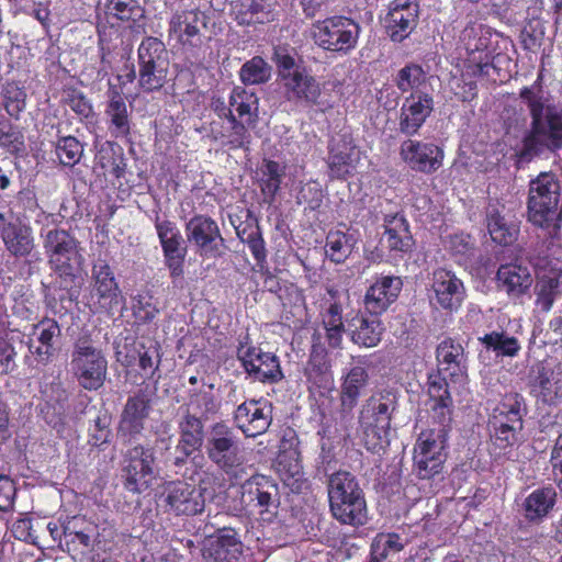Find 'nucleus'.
I'll return each instance as SVG.
<instances>
[{
	"label": "nucleus",
	"mask_w": 562,
	"mask_h": 562,
	"mask_svg": "<svg viewBox=\"0 0 562 562\" xmlns=\"http://www.w3.org/2000/svg\"><path fill=\"white\" fill-rule=\"evenodd\" d=\"M285 97L289 101H300L306 104H317L322 94L318 81L305 69L295 68L283 74Z\"/></svg>",
	"instance_id": "34"
},
{
	"label": "nucleus",
	"mask_w": 562,
	"mask_h": 562,
	"mask_svg": "<svg viewBox=\"0 0 562 562\" xmlns=\"http://www.w3.org/2000/svg\"><path fill=\"white\" fill-rule=\"evenodd\" d=\"M561 184L554 173L542 172L530 181L528 193V218L555 236L561 228Z\"/></svg>",
	"instance_id": "3"
},
{
	"label": "nucleus",
	"mask_w": 562,
	"mask_h": 562,
	"mask_svg": "<svg viewBox=\"0 0 562 562\" xmlns=\"http://www.w3.org/2000/svg\"><path fill=\"white\" fill-rule=\"evenodd\" d=\"M361 159V153L349 134H341L331 139L329 145L328 167L330 175L337 179L351 176Z\"/></svg>",
	"instance_id": "25"
},
{
	"label": "nucleus",
	"mask_w": 562,
	"mask_h": 562,
	"mask_svg": "<svg viewBox=\"0 0 562 562\" xmlns=\"http://www.w3.org/2000/svg\"><path fill=\"white\" fill-rule=\"evenodd\" d=\"M186 235L201 256L214 255L218 250V244L224 240L217 223L205 215L193 216L186 224Z\"/></svg>",
	"instance_id": "27"
},
{
	"label": "nucleus",
	"mask_w": 562,
	"mask_h": 562,
	"mask_svg": "<svg viewBox=\"0 0 562 562\" xmlns=\"http://www.w3.org/2000/svg\"><path fill=\"white\" fill-rule=\"evenodd\" d=\"M353 329L351 330V340L366 348L375 347L382 338L384 331L383 325L376 317H359L353 319Z\"/></svg>",
	"instance_id": "45"
},
{
	"label": "nucleus",
	"mask_w": 562,
	"mask_h": 562,
	"mask_svg": "<svg viewBox=\"0 0 562 562\" xmlns=\"http://www.w3.org/2000/svg\"><path fill=\"white\" fill-rule=\"evenodd\" d=\"M156 393V385L153 387L145 385L126 400L117 429V436L124 442H131L143 432L153 409Z\"/></svg>",
	"instance_id": "12"
},
{
	"label": "nucleus",
	"mask_w": 562,
	"mask_h": 562,
	"mask_svg": "<svg viewBox=\"0 0 562 562\" xmlns=\"http://www.w3.org/2000/svg\"><path fill=\"white\" fill-rule=\"evenodd\" d=\"M284 167L279 162L265 159L260 167V189L268 203H272L284 177Z\"/></svg>",
	"instance_id": "50"
},
{
	"label": "nucleus",
	"mask_w": 562,
	"mask_h": 562,
	"mask_svg": "<svg viewBox=\"0 0 562 562\" xmlns=\"http://www.w3.org/2000/svg\"><path fill=\"white\" fill-rule=\"evenodd\" d=\"M79 243L69 232L61 228L49 229L43 241L52 269L59 276L74 277V265L80 263Z\"/></svg>",
	"instance_id": "14"
},
{
	"label": "nucleus",
	"mask_w": 562,
	"mask_h": 562,
	"mask_svg": "<svg viewBox=\"0 0 562 562\" xmlns=\"http://www.w3.org/2000/svg\"><path fill=\"white\" fill-rule=\"evenodd\" d=\"M401 156L412 169L430 173L441 166L443 155L434 144L407 139L401 145Z\"/></svg>",
	"instance_id": "30"
},
{
	"label": "nucleus",
	"mask_w": 562,
	"mask_h": 562,
	"mask_svg": "<svg viewBox=\"0 0 562 562\" xmlns=\"http://www.w3.org/2000/svg\"><path fill=\"white\" fill-rule=\"evenodd\" d=\"M23 145V136L9 122H0V146L9 151H18Z\"/></svg>",
	"instance_id": "64"
},
{
	"label": "nucleus",
	"mask_w": 562,
	"mask_h": 562,
	"mask_svg": "<svg viewBox=\"0 0 562 562\" xmlns=\"http://www.w3.org/2000/svg\"><path fill=\"white\" fill-rule=\"evenodd\" d=\"M428 394L430 401V416L438 424L437 429L448 428L452 420L453 402L446 378L439 374L428 376Z\"/></svg>",
	"instance_id": "33"
},
{
	"label": "nucleus",
	"mask_w": 562,
	"mask_h": 562,
	"mask_svg": "<svg viewBox=\"0 0 562 562\" xmlns=\"http://www.w3.org/2000/svg\"><path fill=\"white\" fill-rule=\"evenodd\" d=\"M138 352V366L148 374L150 379H154L155 384L160 380L159 366L161 362L160 346L157 342L150 344L148 347L140 345Z\"/></svg>",
	"instance_id": "57"
},
{
	"label": "nucleus",
	"mask_w": 562,
	"mask_h": 562,
	"mask_svg": "<svg viewBox=\"0 0 562 562\" xmlns=\"http://www.w3.org/2000/svg\"><path fill=\"white\" fill-rule=\"evenodd\" d=\"M238 357L246 372L260 382L277 383L283 379L278 357L258 347L241 348Z\"/></svg>",
	"instance_id": "21"
},
{
	"label": "nucleus",
	"mask_w": 562,
	"mask_h": 562,
	"mask_svg": "<svg viewBox=\"0 0 562 562\" xmlns=\"http://www.w3.org/2000/svg\"><path fill=\"white\" fill-rule=\"evenodd\" d=\"M432 291L436 302L445 310H457L465 297V288L454 272L440 268L432 274Z\"/></svg>",
	"instance_id": "31"
},
{
	"label": "nucleus",
	"mask_w": 562,
	"mask_h": 562,
	"mask_svg": "<svg viewBox=\"0 0 562 562\" xmlns=\"http://www.w3.org/2000/svg\"><path fill=\"white\" fill-rule=\"evenodd\" d=\"M530 392L548 405L562 402V363L553 368L538 366L533 368L529 381Z\"/></svg>",
	"instance_id": "26"
},
{
	"label": "nucleus",
	"mask_w": 562,
	"mask_h": 562,
	"mask_svg": "<svg viewBox=\"0 0 562 562\" xmlns=\"http://www.w3.org/2000/svg\"><path fill=\"white\" fill-rule=\"evenodd\" d=\"M382 244L390 251L407 252L413 246V238L407 221L400 215L386 216Z\"/></svg>",
	"instance_id": "38"
},
{
	"label": "nucleus",
	"mask_w": 562,
	"mask_h": 562,
	"mask_svg": "<svg viewBox=\"0 0 562 562\" xmlns=\"http://www.w3.org/2000/svg\"><path fill=\"white\" fill-rule=\"evenodd\" d=\"M407 544V539L394 532L378 533L370 547V560L386 562L401 552Z\"/></svg>",
	"instance_id": "44"
},
{
	"label": "nucleus",
	"mask_w": 562,
	"mask_h": 562,
	"mask_svg": "<svg viewBox=\"0 0 562 562\" xmlns=\"http://www.w3.org/2000/svg\"><path fill=\"white\" fill-rule=\"evenodd\" d=\"M105 115L110 122V133L115 138L126 137L131 132L130 112L123 95L112 91L105 109Z\"/></svg>",
	"instance_id": "40"
},
{
	"label": "nucleus",
	"mask_w": 562,
	"mask_h": 562,
	"mask_svg": "<svg viewBox=\"0 0 562 562\" xmlns=\"http://www.w3.org/2000/svg\"><path fill=\"white\" fill-rule=\"evenodd\" d=\"M434 111L430 93H411L404 99L400 110L398 131L405 136H414Z\"/></svg>",
	"instance_id": "23"
},
{
	"label": "nucleus",
	"mask_w": 562,
	"mask_h": 562,
	"mask_svg": "<svg viewBox=\"0 0 562 562\" xmlns=\"http://www.w3.org/2000/svg\"><path fill=\"white\" fill-rule=\"evenodd\" d=\"M90 299L99 312L113 314L123 300L121 290L111 267L99 260L91 271Z\"/></svg>",
	"instance_id": "18"
},
{
	"label": "nucleus",
	"mask_w": 562,
	"mask_h": 562,
	"mask_svg": "<svg viewBox=\"0 0 562 562\" xmlns=\"http://www.w3.org/2000/svg\"><path fill=\"white\" fill-rule=\"evenodd\" d=\"M165 262L169 269L170 277L177 279L183 274V262L187 255V247L183 246L181 234L177 237L164 240L161 244Z\"/></svg>",
	"instance_id": "51"
},
{
	"label": "nucleus",
	"mask_w": 562,
	"mask_h": 562,
	"mask_svg": "<svg viewBox=\"0 0 562 562\" xmlns=\"http://www.w3.org/2000/svg\"><path fill=\"white\" fill-rule=\"evenodd\" d=\"M479 339L487 349H492L498 356L515 357L520 350L517 338L505 333L492 331Z\"/></svg>",
	"instance_id": "55"
},
{
	"label": "nucleus",
	"mask_w": 562,
	"mask_h": 562,
	"mask_svg": "<svg viewBox=\"0 0 562 562\" xmlns=\"http://www.w3.org/2000/svg\"><path fill=\"white\" fill-rule=\"evenodd\" d=\"M105 13L122 22H131L136 33H145V9L137 0H108Z\"/></svg>",
	"instance_id": "39"
},
{
	"label": "nucleus",
	"mask_w": 562,
	"mask_h": 562,
	"mask_svg": "<svg viewBox=\"0 0 562 562\" xmlns=\"http://www.w3.org/2000/svg\"><path fill=\"white\" fill-rule=\"evenodd\" d=\"M224 115L231 123V132L227 135L228 144L234 148L245 147L250 143V134L246 127L245 121H238L233 114L232 109H226L223 105Z\"/></svg>",
	"instance_id": "62"
},
{
	"label": "nucleus",
	"mask_w": 562,
	"mask_h": 562,
	"mask_svg": "<svg viewBox=\"0 0 562 562\" xmlns=\"http://www.w3.org/2000/svg\"><path fill=\"white\" fill-rule=\"evenodd\" d=\"M557 501V492L552 486H544L535 490L525 499L526 517L535 520L547 516L553 508Z\"/></svg>",
	"instance_id": "46"
},
{
	"label": "nucleus",
	"mask_w": 562,
	"mask_h": 562,
	"mask_svg": "<svg viewBox=\"0 0 562 562\" xmlns=\"http://www.w3.org/2000/svg\"><path fill=\"white\" fill-rule=\"evenodd\" d=\"M159 310L151 303V299L142 294L133 297V314L137 322L150 323Z\"/></svg>",
	"instance_id": "63"
},
{
	"label": "nucleus",
	"mask_w": 562,
	"mask_h": 562,
	"mask_svg": "<svg viewBox=\"0 0 562 562\" xmlns=\"http://www.w3.org/2000/svg\"><path fill=\"white\" fill-rule=\"evenodd\" d=\"M438 373H447L451 379L463 381L467 376V355L463 346L452 338L443 339L436 349Z\"/></svg>",
	"instance_id": "35"
},
{
	"label": "nucleus",
	"mask_w": 562,
	"mask_h": 562,
	"mask_svg": "<svg viewBox=\"0 0 562 562\" xmlns=\"http://www.w3.org/2000/svg\"><path fill=\"white\" fill-rule=\"evenodd\" d=\"M271 414V404L251 400L238 405L234 420L245 436L256 437L269 428L272 420Z\"/></svg>",
	"instance_id": "28"
},
{
	"label": "nucleus",
	"mask_w": 562,
	"mask_h": 562,
	"mask_svg": "<svg viewBox=\"0 0 562 562\" xmlns=\"http://www.w3.org/2000/svg\"><path fill=\"white\" fill-rule=\"evenodd\" d=\"M83 148L76 137L60 138L56 144V155L64 166L72 167L79 162Z\"/></svg>",
	"instance_id": "61"
},
{
	"label": "nucleus",
	"mask_w": 562,
	"mask_h": 562,
	"mask_svg": "<svg viewBox=\"0 0 562 562\" xmlns=\"http://www.w3.org/2000/svg\"><path fill=\"white\" fill-rule=\"evenodd\" d=\"M229 109H234L239 119L248 125L257 121L258 98L243 87H235L229 97Z\"/></svg>",
	"instance_id": "48"
},
{
	"label": "nucleus",
	"mask_w": 562,
	"mask_h": 562,
	"mask_svg": "<svg viewBox=\"0 0 562 562\" xmlns=\"http://www.w3.org/2000/svg\"><path fill=\"white\" fill-rule=\"evenodd\" d=\"M369 382V374L362 366H353L342 379L339 392V408L336 412V424L348 431L353 424V409L361 392Z\"/></svg>",
	"instance_id": "17"
},
{
	"label": "nucleus",
	"mask_w": 562,
	"mask_h": 562,
	"mask_svg": "<svg viewBox=\"0 0 562 562\" xmlns=\"http://www.w3.org/2000/svg\"><path fill=\"white\" fill-rule=\"evenodd\" d=\"M61 334L58 323L53 318H44L33 327V336L38 346H34L33 339L29 341V349L35 356L38 363L47 364L55 356L54 339Z\"/></svg>",
	"instance_id": "36"
},
{
	"label": "nucleus",
	"mask_w": 562,
	"mask_h": 562,
	"mask_svg": "<svg viewBox=\"0 0 562 562\" xmlns=\"http://www.w3.org/2000/svg\"><path fill=\"white\" fill-rule=\"evenodd\" d=\"M204 450L207 459L231 481H239L247 474L239 438L224 422L209 427Z\"/></svg>",
	"instance_id": "4"
},
{
	"label": "nucleus",
	"mask_w": 562,
	"mask_h": 562,
	"mask_svg": "<svg viewBox=\"0 0 562 562\" xmlns=\"http://www.w3.org/2000/svg\"><path fill=\"white\" fill-rule=\"evenodd\" d=\"M524 398L519 394H508L494 409L493 425L522 428L525 413Z\"/></svg>",
	"instance_id": "41"
},
{
	"label": "nucleus",
	"mask_w": 562,
	"mask_h": 562,
	"mask_svg": "<svg viewBox=\"0 0 562 562\" xmlns=\"http://www.w3.org/2000/svg\"><path fill=\"white\" fill-rule=\"evenodd\" d=\"M328 498L333 516L341 524L360 526L367 520V504L356 477L346 471L330 475Z\"/></svg>",
	"instance_id": "5"
},
{
	"label": "nucleus",
	"mask_w": 562,
	"mask_h": 562,
	"mask_svg": "<svg viewBox=\"0 0 562 562\" xmlns=\"http://www.w3.org/2000/svg\"><path fill=\"white\" fill-rule=\"evenodd\" d=\"M180 439L176 446L175 465L180 467L204 442V426L200 417L187 412L178 424Z\"/></svg>",
	"instance_id": "32"
},
{
	"label": "nucleus",
	"mask_w": 562,
	"mask_h": 562,
	"mask_svg": "<svg viewBox=\"0 0 562 562\" xmlns=\"http://www.w3.org/2000/svg\"><path fill=\"white\" fill-rule=\"evenodd\" d=\"M124 486L133 493H143L156 477L155 456L150 448L136 445L125 454Z\"/></svg>",
	"instance_id": "16"
},
{
	"label": "nucleus",
	"mask_w": 562,
	"mask_h": 562,
	"mask_svg": "<svg viewBox=\"0 0 562 562\" xmlns=\"http://www.w3.org/2000/svg\"><path fill=\"white\" fill-rule=\"evenodd\" d=\"M360 30L356 21L338 15L315 22L311 27V36L325 50L348 54L357 46Z\"/></svg>",
	"instance_id": "9"
},
{
	"label": "nucleus",
	"mask_w": 562,
	"mask_h": 562,
	"mask_svg": "<svg viewBox=\"0 0 562 562\" xmlns=\"http://www.w3.org/2000/svg\"><path fill=\"white\" fill-rule=\"evenodd\" d=\"M240 503L257 509L263 520L271 521L280 505L278 484L270 476L252 475L240 485Z\"/></svg>",
	"instance_id": "13"
},
{
	"label": "nucleus",
	"mask_w": 562,
	"mask_h": 562,
	"mask_svg": "<svg viewBox=\"0 0 562 562\" xmlns=\"http://www.w3.org/2000/svg\"><path fill=\"white\" fill-rule=\"evenodd\" d=\"M277 469L286 485L297 490L301 487L304 473L296 450L281 452L277 459Z\"/></svg>",
	"instance_id": "47"
},
{
	"label": "nucleus",
	"mask_w": 562,
	"mask_h": 562,
	"mask_svg": "<svg viewBox=\"0 0 562 562\" xmlns=\"http://www.w3.org/2000/svg\"><path fill=\"white\" fill-rule=\"evenodd\" d=\"M497 280L509 296L519 297L532 284V277L527 267L521 265H503L498 268Z\"/></svg>",
	"instance_id": "37"
},
{
	"label": "nucleus",
	"mask_w": 562,
	"mask_h": 562,
	"mask_svg": "<svg viewBox=\"0 0 562 562\" xmlns=\"http://www.w3.org/2000/svg\"><path fill=\"white\" fill-rule=\"evenodd\" d=\"M447 249L459 263H467L475 254L473 239L463 233L451 235L447 241Z\"/></svg>",
	"instance_id": "59"
},
{
	"label": "nucleus",
	"mask_w": 562,
	"mask_h": 562,
	"mask_svg": "<svg viewBox=\"0 0 562 562\" xmlns=\"http://www.w3.org/2000/svg\"><path fill=\"white\" fill-rule=\"evenodd\" d=\"M486 221L488 233L495 243L507 246L516 239L517 228L507 224L496 209L487 211Z\"/></svg>",
	"instance_id": "54"
},
{
	"label": "nucleus",
	"mask_w": 562,
	"mask_h": 562,
	"mask_svg": "<svg viewBox=\"0 0 562 562\" xmlns=\"http://www.w3.org/2000/svg\"><path fill=\"white\" fill-rule=\"evenodd\" d=\"M160 502L168 513L176 516L198 515L203 512L205 506L202 491L180 480L165 483Z\"/></svg>",
	"instance_id": "15"
},
{
	"label": "nucleus",
	"mask_w": 562,
	"mask_h": 562,
	"mask_svg": "<svg viewBox=\"0 0 562 562\" xmlns=\"http://www.w3.org/2000/svg\"><path fill=\"white\" fill-rule=\"evenodd\" d=\"M355 243L352 235L340 231L329 232L326 237V255L333 262L341 263L351 255Z\"/></svg>",
	"instance_id": "52"
},
{
	"label": "nucleus",
	"mask_w": 562,
	"mask_h": 562,
	"mask_svg": "<svg viewBox=\"0 0 562 562\" xmlns=\"http://www.w3.org/2000/svg\"><path fill=\"white\" fill-rule=\"evenodd\" d=\"M418 19V0H392L385 16L386 33L393 42L401 43L416 29Z\"/></svg>",
	"instance_id": "19"
},
{
	"label": "nucleus",
	"mask_w": 562,
	"mask_h": 562,
	"mask_svg": "<svg viewBox=\"0 0 562 562\" xmlns=\"http://www.w3.org/2000/svg\"><path fill=\"white\" fill-rule=\"evenodd\" d=\"M397 405V394L391 390L375 392L362 404L358 420L368 450L379 453L390 445L391 422Z\"/></svg>",
	"instance_id": "2"
},
{
	"label": "nucleus",
	"mask_w": 562,
	"mask_h": 562,
	"mask_svg": "<svg viewBox=\"0 0 562 562\" xmlns=\"http://www.w3.org/2000/svg\"><path fill=\"white\" fill-rule=\"evenodd\" d=\"M402 286L400 277H378L366 291L363 299L366 311L374 316L381 315L397 300Z\"/></svg>",
	"instance_id": "29"
},
{
	"label": "nucleus",
	"mask_w": 562,
	"mask_h": 562,
	"mask_svg": "<svg viewBox=\"0 0 562 562\" xmlns=\"http://www.w3.org/2000/svg\"><path fill=\"white\" fill-rule=\"evenodd\" d=\"M244 546L238 533L232 528H220L214 536H209L202 548L204 562H239Z\"/></svg>",
	"instance_id": "22"
},
{
	"label": "nucleus",
	"mask_w": 562,
	"mask_h": 562,
	"mask_svg": "<svg viewBox=\"0 0 562 562\" xmlns=\"http://www.w3.org/2000/svg\"><path fill=\"white\" fill-rule=\"evenodd\" d=\"M327 292L330 295L333 303L329 304L323 314V325L326 329L329 346L336 348L339 347L341 342L345 329L342 322V307L338 303V291L335 289H328Z\"/></svg>",
	"instance_id": "43"
},
{
	"label": "nucleus",
	"mask_w": 562,
	"mask_h": 562,
	"mask_svg": "<svg viewBox=\"0 0 562 562\" xmlns=\"http://www.w3.org/2000/svg\"><path fill=\"white\" fill-rule=\"evenodd\" d=\"M305 375L313 385L327 387L333 382L329 366L323 356H314L307 362Z\"/></svg>",
	"instance_id": "60"
},
{
	"label": "nucleus",
	"mask_w": 562,
	"mask_h": 562,
	"mask_svg": "<svg viewBox=\"0 0 562 562\" xmlns=\"http://www.w3.org/2000/svg\"><path fill=\"white\" fill-rule=\"evenodd\" d=\"M231 5L232 15L239 25L266 23L271 20V12L261 0L234 1Z\"/></svg>",
	"instance_id": "42"
},
{
	"label": "nucleus",
	"mask_w": 562,
	"mask_h": 562,
	"mask_svg": "<svg viewBox=\"0 0 562 562\" xmlns=\"http://www.w3.org/2000/svg\"><path fill=\"white\" fill-rule=\"evenodd\" d=\"M3 106L7 113L18 119L25 109L26 93L16 82H7L1 90Z\"/></svg>",
	"instance_id": "58"
},
{
	"label": "nucleus",
	"mask_w": 562,
	"mask_h": 562,
	"mask_svg": "<svg viewBox=\"0 0 562 562\" xmlns=\"http://www.w3.org/2000/svg\"><path fill=\"white\" fill-rule=\"evenodd\" d=\"M531 117L530 130L524 138L527 155H539L543 150L562 148V108L546 104L543 97L531 87H524L519 93Z\"/></svg>",
	"instance_id": "1"
},
{
	"label": "nucleus",
	"mask_w": 562,
	"mask_h": 562,
	"mask_svg": "<svg viewBox=\"0 0 562 562\" xmlns=\"http://www.w3.org/2000/svg\"><path fill=\"white\" fill-rule=\"evenodd\" d=\"M70 372L88 391L101 389L108 374V361L101 348L89 336L79 337L70 356Z\"/></svg>",
	"instance_id": "7"
},
{
	"label": "nucleus",
	"mask_w": 562,
	"mask_h": 562,
	"mask_svg": "<svg viewBox=\"0 0 562 562\" xmlns=\"http://www.w3.org/2000/svg\"><path fill=\"white\" fill-rule=\"evenodd\" d=\"M468 57L459 77L451 78L449 85L453 94L462 102H471L477 95L475 78L488 76L492 67V53L487 48V38L477 37L467 43Z\"/></svg>",
	"instance_id": "8"
},
{
	"label": "nucleus",
	"mask_w": 562,
	"mask_h": 562,
	"mask_svg": "<svg viewBox=\"0 0 562 562\" xmlns=\"http://www.w3.org/2000/svg\"><path fill=\"white\" fill-rule=\"evenodd\" d=\"M207 20L206 14L196 9L178 11L169 21V36L183 45L199 46L203 42Z\"/></svg>",
	"instance_id": "20"
},
{
	"label": "nucleus",
	"mask_w": 562,
	"mask_h": 562,
	"mask_svg": "<svg viewBox=\"0 0 562 562\" xmlns=\"http://www.w3.org/2000/svg\"><path fill=\"white\" fill-rule=\"evenodd\" d=\"M559 277L555 273L551 276H541L536 285L537 300L536 304L540 306L543 312H549L559 295Z\"/></svg>",
	"instance_id": "56"
},
{
	"label": "nucleus",
	"mask_w": 562,
	"mask_h": 562,
	"mask_svg": "<svg viewBox=\"0 0 562 562\" xmlns=\"http://www.w3.org/2000/svg\"><path fill=\"white\" fill-rule=\"evenodd\" d=\"M271 66L260 56L247 60L239 70V79L246 86L262 85L271 78Z\"/></svg>",
	"instance_id": "53"
},
{
	"label": "nucleus",
	"mask_w": 562,
	"mask_h": 562,
	"mask_svg": "<svg viewBox=\"0 0 562 562\" xmlns=\"http://www.w3.org/2000/svg\"><path fill=\"white\" fill-rule=\"evenodd\" d=\"M427 83L428 77L423 67L413 63L400 69L395 78V85L403 93H426L424 88Z\"/></svg>",
	"instance_id": "49"
},
{
	"label": "nucleus",
	"mask_w": 562,
	"mask_h": 562,
	"mask_svg": "<svg viewBox=\"0 0 562 562\" xmlns=\"http://www.w3.org/2000/svg\"><path fill=\"white\" fill-rule=\"evenodd\" d=\"M63 532L68 551L79 557L80 561L95 562L100 552L111 550L102 540L98 526L82 516L67 517L63 522Z\"/></svg>",
	"instance_id": "10"
},
{
	"label": "nucleus",
	"mask_w": 562,
	"mask_h": 562,
	"mask_svg": "<svg viewBox=\"0 0 562 562\" xmlns=\"http://www.w3.org/2000/svg\"><path fill=\"white\" fill-rule=\"evenodd\" d=\"M169 54L159 38L154 36L145 37L137 49V74L133 69L130 81L138 78V87L145 92L160 90L168 80Z\"/></svg>",
	"instance_id": "6"
},
{
	"label": "nucleus",
	"mask_w": 562,
	"mask_h": 562,
	"mask_svg": "<svg viewBox=\"0 0 562 562\" xmlns=\"http://www.w3.org/2000/svg\"><path fill=\"white\" fill-rule=\"evenodd\" d=\"M0 236L7 251L14 257H26L34 248L31 226L12 214L0 213Z\"/></svg>",
	"instance_id": "24"
},
{
	"label": "nucleus",
	"mask_w": 562,
	"mask_h": 562,
	"mask_svg": "<svg viewBox=\"0 0 562 562\" xmlns=\"http://www.w3.org/2000/svg\"><path fill=\"white\" fill-rule=\"evenodd\" d=\"M446 429L430 428L419 434L414 447V471L422 480L440 473L445 462Z\"/></svg>",
	"instance_id": "11"
}]
</instances>
